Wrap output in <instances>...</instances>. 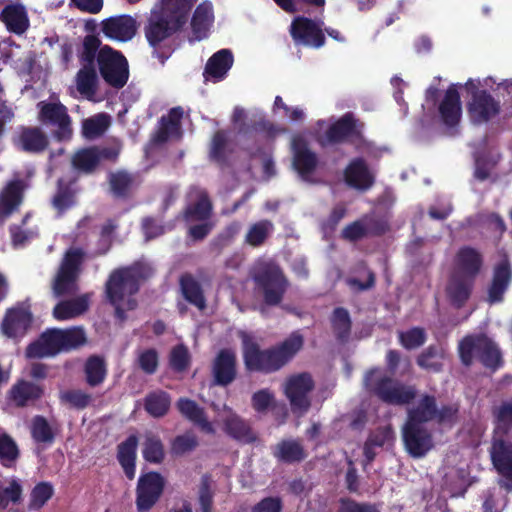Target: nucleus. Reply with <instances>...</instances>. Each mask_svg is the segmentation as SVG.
Returning a JSON list of instances; mask_svg holds the SVG:
<instances>
[{
  "mask_svg": "<svg viewBox=\"0 0 512 512\" xmlns=\"http://www.w3.org/2000/svg\"><path fill=\"white\" fill-rule=\"evenodd\" d=\"M456 412L454 407L437 410L434 398L424 396L418 406L409 411L408 421L403 428V440L408 453L413 457H422L432 447L431 437L422 429V423L433 419L440 423L451 422Z\"/></svg>",
  "mask_w": 512,
  "mask_h": 512,
  "instance_id": "obj_1",
  "label": "nucleus"
},
{
  "mask_svg": "<svg viewBox=\"0 0 512 512\" xmlns=\"http://www.w3.org/2000/svg\"><path fill=\"white\" fill-rule=\"evenodd\" d=\"M85 343L86 335L81 327L50 328L27 346L25 355L29 359L54 357L61 352L77 349Z\"/></svg>",
  "mask_w": 512,
  "mask_h": 512,
  "instance_id": "obj_2",
  "label": "nucleus"
},
{
  "mask_svg": "<svg viewBox=\"0 0 512 512\" xmlns=\"http://www.w3.org/2000/svg\"><path fill=\"white\" fill-rule=\"evenodd\" d=\"M480 255L471 248H463L457 254L454 272L447 286V296L456 305L462 304L470 294L472 278L479 271Z\"/></svg>",
  "mask_w": 512,
  "mask_h": 512,
  "instance_id": "obj_3",
  "label": "nucleus"
},
{
  "mask_svg": "<svg viewBox=\"0 0 512 512\" xmlns=\"http://www.w3.org/2000/svg\"><path fill=\"white\" fill-rule=\"evenodd\" d=\"M145 277L138 266L116 270L107 283V296L114 305L119 318L125 310L133 309L136 302L133 295L139 287V279Z\"/></svg>",
  "mask_w": 512,
  "mask_h": 512,
  "instance_id": "obj_4",
  "label": "nucleus"
},
{
  "mask_svg": "<svg viewBox=\"0 0 512 512\" xmlns=\"http://www.w3.org/2000/svg\"><path fill=\"white\" fill-rule=\"evenodd\" d=\"M285 132V128L269 121H263L252 130L241 133L238 137V143L253 156L255 164L259 163L261 165L264 177L266 178L274 174V166L268 154L262 152L258 147V142L260 140L270 141Z\"/></svg>",
  "mask_w": 512,
  "mask_h": 512,
  "instance_id": "obj_5",
  "label": "nucleus"
},
{
  "mask_svg": "<svg viewBox=\"0 0 512 512\" xmlns=\"http://www.w3.org/2000/svg\"><path fill=\"white\" fill-rule=\"evenodd\" d=\"M85 253L80 248H69L59 265L52 281L55 297L74 296L79 291L78 280L82 270Z\"/></svg>",
  "mask_w": 512,
  "mask_h": 512,
  "instance_id": "obj_6",
  "label": "nucleus"
},
{
  "mask_svg": "<svg viewBox=\"0 0 512 512\" xmlns=\"http://www.w3.org/2000/svg\"><path fill=\"white\" fill-rule=\"evenodd\" d=\"M253 278L266 303L280 302L287 283L277 265L272 262H258L253 269Z\"/></svg>",
  "mask_w": 512,
  "mask_h": 512,
  "instance_id": "obj_7",
  "label": "nucleus"
},
{
  "mask_svg": "<svg viewBox=\"0 0 512 512\" xmlns=\"http://www.w3.org/2000/svg\"><path fill=\"white\" fill-rule=\"evenodd\" d=\"M78 57L82 67L75 77L77 91L86 99L96 101V54L93 36L86 39L78 51Z\"/></svg>",
  "mask_w": 512,
  "mask_h": 512,
  "instance_id": "obj_8",
  "label": "nucleus"
},
{
  "mask_svg": "<svg viewBox=\"0 0 512 512\" xmlns=\"http://www.w3.org/2000/svg\"><path fill=\"white\" fill-rule=\"evenodd\" d=\"M365 385L381 399L392 404L407 403L415 395L413 388L395 383L380 369H374L367 373Z\"/></svg>",
  "mask_w": 512,
  "mask_h": 512,
  "instance_id": "obj_9",
  "label": "nucleus"
},
{
  "mask_svg": "<svg viewBox=\"0 0 512 512\" xmlns=\"http://www.w3.org/2000/svg\"><path fill=\"white\" fill-rule=\"evenodd\" d=\"M98 68L104 80L116 89L122 88L128 80V63L124 56L107 45L98 43Z\"/></svg>",
  "mask_w": 512,
  "mask_h": 512,
  "instance_id": "obj_10",
  "label": "nucleus"
},
{
  "mask_svg": "<svg viewBox=\"0 0 512 512\" xmlns=\"http://www.w3.org/2000/svg\"><path fill=\"white\" fill-rule=\"evenodd\" d=\"M283 393L289 400L291 410L297 416L304 415L310 408V393L314 389V381L308 373L293 374L282 384Z\"/></svg>",
  "mask_w": 512,
  "mask_h": 512,
  "instance_id": "obj_11",
  "label": "nucleus"
},
{
  "mask_svg": "<svg viewBox=\"0 0 512 512\" xmlns=\"http://www.w3.org/2000/svg\"><path fill=\"white\" fill-rule=\"evenodd\" d=\"M39 108V121L43 125L56 127L52 133L55 140L64 142L72 139V121L64 104L61 102H40Z\"/></svg>",
  "mask_w": 512,
  "mask_h": 512,
  "instance_id": "obj_12",
  "label": "nucleus"
},
{
  "mask_svg": "<svg viewBox=\"0 0 512 512\" xmlns=\"http://www.w3.org/2000/svg\"><path fill=\"white\" fill-rule=\"evenodd\" d=\"M459 353L464 364L469 365L474 355L488 368L496 369L501 363V355L497 346L487 337H467L459 345Z\"/></svg>",
  "mask_w": 512,
  "mask_h": 512,
  "instance_id": "obj_13",
  "label": "nucleus"
},
{
  "mask_svg": "<svg viewBox=\"0 0 512 512\" xmlns=\"http://www.w3.org/2000/svg\"><path fill=\"white\" fill-rule=\"evenodd\" d=\"M361 125H358L351 114H345L334 122L319 120L316 123L315 135L321 145L342 141L350 136H360Z\"/></svg>",
  "mask_w": 512,
  "mask_h": 512,
  "instance_id": "obj_14",
  "label": "nucleus"
},
{
  "mask_svg": "<svg viewBox=\"0 0 512 512\" xmlns=\"http://www.w3.org/2000/svg\"><path fill=\"white\" fill-rule=\"evenodd\" d=\"M480 86L477 80L469 79L465 88L473 93L472 100L468 105V113L472 122L484 123L496 116L499 112V103L485 91H476Z\"/></svg>",
  "mask_w": 512,
  "mask_h": 512,
  "instance_id": "obj_15",
  "label": "nucleus"
},
{
  "mask_svg": "<svg viewBox=\"0 0 512 512\" xmlns=\"http://www.w3.org/2000/svg\"><path fill=\"white\" fill-rule=\"evenodd\" d=\"M29 185L25 179L14 178L6 182L0 190V226L18 212L25 200Z\"/></svg>",
  "mask_w": 512,
  "mask_h": 512,
  "instance_id": "obj_16",
  "label": "nucleus"
},
{
  "mask_svg": "<svg viewBox=\"0 0 512 512\" xmlns=\"http://www.w3.org/2000/svg\"><path fill=\"white\" fill-rule=\"evenodd\" d=\"M290 34L296 45L320 48L325 42L322 23L312 21L306 17H296L292 21Z\"/></svg>",
  "mask_w": 512,
  "mask_h": 512,
  "instance_id": "obj_17",
  "label": "nucleus"
},
{
  "mask_svg": "<svg viewBox=\"0 0 512 512\" xmlns=\"http://www.w3.org/2000/svg\"><path fill=\"white\" fill-rule=\"evenodd\" d=\"M243 342L245 365L251 371L271 372L278 370L272 350H259L253 338L245 332H240Z\"/></svg>",
  "mask_w": 512,
  "mask_h": 512,
  "instance_id": "obj_18",
  "label": "nucleus"
},
{
  "mask_svg": "<svg viewBox=\"0 0 512 512\" xmlns=\"http://www.w3.org/2000/svg\"><path fill=\"white\" fill-rule=\"evenodd\" d=\"M211 211L210 202L205 193L200 192L197 202L190 205L185 213V218L188 223L199 221L200 224L192 225L189 229L190 236L196 240L204 238L211 229V224L208 218Z\"/></svg>",
  "mask_w": 512,
  "mask_h": 512,
  "instance_id": "obj_19",
  "label": "nucleus"
},
{
  "mask_svg": "<svg viewBox=\"0 0 512 512\" xmlns=\"http://www.w3.org/2000/svg\"><path fill=\"white\" fill-rule=\"evenodd\" d=\"M14 146L28 154H41L50 144L48 135L38 126H20L16 137L13 138Z\"/></svg>",
  "mask_w": 512,
  "mask_h": 512,
  "instance_id": "obj_20",
  "label": "nucleus"
},
{
  "mask_svg": "<svg viewBox=\"0 0 512 512\" xmlns=\"http://www.w3.org/2000/svg\"><path fill=\"white\" fill-rule=\"evenodd\" d=\"M182 24L172 15L165 13L163 9H154L146 27V37L151 45H157Z\"/></svg>",
  "mask_w": 512,
  "mask_h": 512,
  "instance_id": "obj_21",
  "label": "nucleus"
},
{
  "mask_svg": "<svg viewBox=\"0 0 512 512\" xmlns=\"http://www.w3.org/2000/svg\"><path fill=\"white\" fill-rule=\"evenodd\" d=\"M164 487L163 477L156 472L142 475L137 487V506L143 512L149 510L159 499Z\"/></svg>",
  "mask_w": 512,
  "mask_h": 512,
  "instance_id": "obj_22",
  "label": "nucleus"
},
{
  "mask_svg": "<svg viewBox=\"0 0 512 512\" xmlns=\"http://www.w3.org/2000/svg\"><path fill=\"white\" fill-rule=\"evenodd\" d=\"M32 320L33 316L28 308L22 306L10 308L6 311L1 323L2 333L8 338H22L31 327Z\"/></svg>",
  "mask_w": 512,
  "mask_h": 512,
  "instance_id": "obj_23",
  "label": "nucleus"
},
{
  "mask_svg": "<svg viewBox=\"0 0 512 512\" xmlns=\"http://www.w3.org/2000/svg\"><path fill=\"white\" fill-rule=\"evenodd\" d=\"M138 29L137 21L130 15H118L102 21L103 34L115 41L126 42L131 40Z\"/></svg>",
  "mask_w": 512,
  "mask_h": 512,
  "instance_id": "obj_24",
  "label": "nucleus"
},
{
  "mask_svg": "<svg viewBox=\"0 0 512 512\" xmlns=\"http://www.w3.org/2000/svg\"><path fill=\"white\" fill-rule=\"evenodd\" d=\"M214 410L217 413V422H223L225 431L232 437L243 441L252 442L256 439L255 434L251 431L248 425L243 422L229 407L225 404L218 406L212 403Z\"/></svg>",
  "mask_w": 512,
  "mask_h": 512,
  "instance_id": "obj_25",
  "label": "nucleus"
},
{
  "mask_svg": "<svg viewBox=\"0 0 512 512\" xmlns=\"http://www.w3.org/2000/svg\"><path fill=\"white\" fill-rule=\"evenodd\" d=\"M293 152V167L304 180L314 171L317 165L316 155L311 152L301 135L293 136L291 140Z\"/></svg>",
  "mask_w": 512,
  "mask_h": 512,
  "instance_id": "obj_26",
  "label": "nucleus"
},
{
  "mask_svg": "<svg viewBox=\"0 0 512 512\" xmlns=\"http://www.w3.org/2000/svg\"><path fill=\"white\" fill-rule=\"evenodd\" d=\"M491 457L498 472L506 479L503 481V485L507 490L512 491V446L502 440L495 439Z\"/></svg>",
  "mask_w": 512,
  "mask_h": 512,
  "instance_id": "obj_27",
  "label": "nucleus"
},
{
  "mask_svg": "<svg viewBox=\"0 0 512 512\" xmlns=\"http://www.w3.org/2000/svg\"><path fill=\"white\" fill-rule=\"evenodd\" d=\"M0 19L10 33L19 36L23 35L30 26L26 8L20 3L6 5L0 13Z\"/></svg>",
  "mask_w": 512,
  "mask_h": 512,
  "instance_id": "obj_28",
  "label": "nucleus"
},
{
  "mask_svg": "<svg viewBox=\"0 0 512 512\" xmlns=\"http://www.w3.org/2000/svg\"><path fill=\"white\" fill-rule=\"evenodd\" d=\"M233 61V54L228 49H222L213 54L204 69L205 80L213 83L223 80L231 69Z\"/></svg>",
  "mask_w": 512,
  "mask_h": 512,
  "instance_id": "obj_29",
  "label": "nucleus"
},
{
  "mask_svg": "<svg viewBox=\"0 0 512 512\" xmlns=\"http://www.w3.org/2000/svg\"><path fill=\"white\" fill-rule=\"evenodd\" d=\"M344 178L350 187L364 191L372 186L374 173L362 159H355L346 167Z\"/></svg>",
  "mask_w": 512,
  "mask_h": 512,
  "instance_id": "obj_30",
  "label": "nucleus"
},
{
  "mask_svg": "<svg viewBox=\"0 0 512 512\" xmlns=\"http://www.w3.org/2000/svg\"><path fill=\"white\" fill-rule=\"evenodd\" d=\"M471 479L467 465L446 466L443 470V486L452 496H461L470 486Z\"/></svg>",
  "mask_w": 512,
  "mask_h": 512,
  "instance_id": "obj_31",
  "label": "nucleus"
},
{
  "mask_svg": "<svg viewBox=\"0 0 512 512\" xmlns=\"http://www.w3.org/2000/svg\"><path fill=\"white\" fill-rule=\"evenodd\" d=\"M183 110L179 107L172 108L166 116L161 118L159 128L153 138L155 143L177 140L181 136V119Z\"/></svg>",
  "mask_w": 512,
  "mask_h": 512,
  "instance_id": "obj_32",
  "label": "nucleus"
},
{
  "mask_svg": "<svg viewBox=\"0 0 512 512\" xmlns=\"http://www.w3.org/2000/svg\"><path fill=\"white\" fill-rule=\"evenodd\" d=\"M439 113L443 123L448 127L456 126L462 116L460 95L457 85H452L439 105Z\"/></svg>",
  "mask_w": 512,
  "mask_h": 512,
  "instance_id": "obj_33",
  "label": "nucleus"
},
{
  "mask_svg": "<svg viewBox=\"0 0 512 512\" xmlns=\"http://www.w3.org/2000/svg\"><path fill=\"white\" fill-rule=\"evenodd\" d=\"M214 22V12L211 2L201 3L195 10L191 22L192 33L195 40H202L208 33Z\"/></svg>",
  "mask_w": 512,
  "mask_h": 512,
  "instance_id": "obj_34",
  "label": "nucleus"
},
{
  "mask_svg": "<svg viewBox=\"0 0 512 512\" xmlns=\"http://www.w3.org/2000/svg\"><path fill=\"white\" fill-rule=\"evenodd\" d=\"M235 362L236 358L233 351L228 349L220 351L213 365L215 381L218 384L226 385L233 381L236 375Z\"/></svg>",
  "mask_w": 512,
  "mask_h": 512,
  "instance_id": "obj_35",
  "label": "nucleus"
},
{
  "mask_svg": "<svg viewBox=\"0 0 512 512\" xmlns=\"http://www.w3.org/2000/svg\"><path fill=\"white\" fill-rule=\"evenodd\" d=\"M176 406L181 415L198 425L201 431L207 434L215 433L213 424L206 419L203 409L196 402L188 398H180Z\"/></svg>",
  "mask_w": 512,
  "mask_h": 512,
  "instance_id": "obj_36",
  "label": "nucleus"
},
{
  "mask_svg": "<svg viewBox=\"0 0 512 512\" xmlns=\"http://www.w3.org/2000/svg\"><path fill=\"white\" fill-rule=\"evenodd\" d=\"M16 406L24 407L29 401H36L44 395L43 386L25 380L15 383L9 391Z\"/></svg>",
  "mask_w": 512,
  "mask_h": 512,
  "instance_id": "obj_37",
  "label": "nucleus"
},
{
  "mask_svg": "<svg viewBox=\"0 0 512 512\" xmlns=\"http://www.w3.org/2000/svg\"><path fill=\"white\" fill-rule=\"evenodd\" d=\"M75 183L76 179L66 181L61 178L57 181L56 193L51 203L58 216H62L64 212L75 205L76 191L73 187Z\"/></svg>",
  "mask_w": 512,
  "mask_h": 512,
  "instance_id": "obj_38",
  "label": "nucleus"
},
{
  "mask_svg": "<svg viewBox=\"0 0 512 512\" xmlns=\"http://www.w3.org/2000/svg\"><path fill=\"white\" fill-rule=\"evenodd\" d=\"M510 280V264L506 258H503L495 268L493 282L489 288V301L491 303L499 302L502 299V295L507 289Z\"/></svg>",
  "mask_w": 512,
  "mask_h": 512,
  "instance_id": "obj_39",
  "label": "nucleus"
},
{
  "mask_svg": "<svg viewBox=\"0 0 512 512\" xmlns=\"http://www.w3.org/2000/svg\"><path fill=\"white\" fill-rule=\"evenodd\" d=\"M88 307L89 303L85 295L63 300L54 306L53 317L58 321L69 320L83 314Z\"/></svg>",
  "mask_w": 512,
  "mask_h": 512,
  "instance_id": "obj_40",
  "label": "nucleus"
},
{
  "mask_svg": "<svg viewBox=\"0 0 512 512\" xmlns=\"http://www.w3.org/2000/svg\"><path fill=\"white\" fill-rule=\"evenodd\" d=\"M71 167L78 175L92 174L96 170V146L76 150L71 157Z\"/></svg>",
  "mask_w": 512,
  "mask_h": 512,
  "instance_id": "obj_41",
  "label": "nucleus"
},
{
  "mask_svg": "<svg viewBox=\"0 0 512 512\" xmlns=\"http://www.w3.org/2000/svg\"><path fill=\"white\" fill-rule=\"evenodd\" d=\"M58 399L61 406L80 411L91 404L93 397L80 389H62L58 393Z\"/></svg>",
  "mask_w": 512,
  "mask_h": 512,
  "instance_id": "obj_42",
  "label": "nucleus"
},
{
  "mask_svg": "<svg viewBox=\"0 0 512 512\" xmlns=\"http://www.w3.org/2000/svg\"><path fill=\"white\" fill-rule=\"evenodd\" d=\"M137 438L130 436L125 442L119 445L118 460L129 479L135 477Z\"/></svg>",
  "mask_w": 512,
  "mask_h": 512,
  "instance_id": "obj_43",
  "label": "nucleus"
},
{
  "mask_svg": "<svg viewBox=\"0 0 512 512\" xmlns=\"http://www.w3.org/2000/svg\"><path fill=\"white\" fill-rule=\"evenodd\" d=\"M302 345V337L298 334H293L278 348L271 349L278 369L286 364L301 349Z\"/></svg>",
  "mask_w": 512,
  "mask_h": 512,
  "instance_id": "obj_44",
  "label": "nucleus"
},
{
  "mask_svg": "<svg viewBox=\"0 0 512 512\" xmlns=\"http://www.w3.org/2000/svg\"><path fill=\"white\" fill-rule=\"evenodd\" d=\"M20 457L15 440L8 434L0 435V464L5 468H14Z\"/></svg>",
  "mask_w": 512,
  "mask_h": 512,
  "instance_id": "obj_45",
  "label": "nucleus"
},
{
  "mask_svg": "<svg viewBox=\"0 0 512 512\" xmlns=\"http://www.w3.org/2000/svg\"><path fill=\"white\" fill-rule=\"evenodd\" d=\"M54 495V487L50 482L37 483L30 493L28 507L30 510L41 509Z\"/></svg>",
  "mask_w": 512,
  "mask_h": 512,
  "instance_id": "obj_46",
  "label": "nucleus"
},
{
  "mask_svg": "<svg viewBox=\"0 0 512 512\" xmlns=\"http://www.w3.org/2000/svg\"><path fill=\"white\" fill-rule=\"evenodd\" d=\"M170 403L171 399L167 393L154 392L147 396L145 408L151 416L162 417L167 413Z\"/></svg>",
  "mask_w": 512,
  "mask_h": 512,
  "instance_id": "obj_47",
  "label": "nucleus"
},
{
  "mask_svg": "<svg viewBox=\"0 0 512 512\" xmlns=\"http://www.w3.org/2000/svg\"><path fill=\"white\" fill-rule=\"evenodd\" d=\"M272 112L275 116L288 118L291 122H302L306 118L304 109L300 106H288L280 96H276Z\"/></svg>",
  "mask_w": 512,
  "mask_h": 512,
  "instance_id": "obj_48",
  "label": "nucleus"
},
{
  "mask_svg": "<svg viewBox=\"0 0 512 512\" xmlns=\"http://www.w3.org/2000/svg\"><path fill=\"white\" fill-rule=\"evenodd\" d=\"M31 436L37 443H52L55 435L44 416L37 415L32 419Z\"/></svg>",
  "mask_w": 512,
  "mask_h": 512,
  "instance_id": "obj_49",
  "label": "nucleus"
},
{
  "mask_svg": "<svg viewBox=\"0 0 512 512\" xmlns=\"http://www.w3.org/2000/svg\"><path fill=\"white\" fill-rule=\"evenodd\" d=\"M394 439L393 432L389 426L379 429L376 433L371 435L364 447V454L368 461L373 460L375 453L372 451L373 447H381L390 444Z\"/></svg>",
  "mask_w": 512,
  "mask_h": 512,
  "instance_id": "obj_50",
  "label": "nucleus"
},
{
  "mask_svg": "<svg viewBox=\"0 0 512 512\" xmlns=\"http://www.w3.org/2000/svg\"><path fill=\"white\" fill-rule=\"evenodd\" d=\"M142 452L145 460L152 463H160L164 458V449L160 439L151 433L145 435Z\"/></svg>",
  "mask_w": 512,
  "mask_h": 512,
  "instance_id": "obj_51",
  "label": "nucleus"
},
{
  "mask_svg": "<svg viewBox=\"0 0 512 512\" xmlns=\"http://www.w3.org/2000/svg\"><path fill=\"white\" fill-rule=\"evenodd\" d=\"M181 288L184 297L197 308L205 307V300L198 283L190 276H184L181 279Z\"/></svg>",
  "mask_w": 512,
  "mask_h": 512,
  "instance_id": "obj_52",
  "label": "nucleus"
},
{
  "mask_svg": "<svg viewBox=\"0 0 512 512\" xmlns=\"http://www.w3.org/2000/svg\"><path fill=\"white\" fill-rule=\"evenodd\" d=\"M196 0H162L161 9L165 13L172 15L182 23L185 22L186 16Z\"/></svg>",
  "mask_w": 512,
  "mask_h": 512,
  "instance_id": "obj_53",
  "label": "nucleus"
},
{
  "mask_svg": "<svg viewBox=\"0 0 512 512\" xmlns=\"http://www.w3.org/2000/svg\"><path fill=\"white\" fill-rule=\"evenodd\" d=\"M274 455L283 461H296L304 456L301 446L295 441L279 443L274 450Z\"/></svg>",
  "mask_w": 512,
  "mask_h": 512,
  "instance_id": "obj_54",
  "label": "nucleus"
},
{
  "mask_svg": "<svg viewBox=\"0 0 512 512\" xmlns=\"http://www.w3.org/2000/svg\"><path fill=\"white\" fill-rule=\"evenodd\" d=\"M272 231V224L268 221H260L253 224L247 234L246 241L252 246L260 245Z\"/></svg>",
  "mask_w": 512,
  "mask_h": 512,
  "instance_id": "obj_55",
  "label": "nucleus"
},
{
  "mask_svg": "<svg viewBox=\"0 0 512 512\" xmlns=\"http://www.w3.org/2000/svg\"><path fill=\"white\" fill-rule=\"evenodd\" d=\"M331 321L336 335L339 338L344 339L349 334L351 327L348 312L342 308L335 309Z\"/></svg>",
  "mask_w": 512,
  "mask_h": 512,
  "instance_id": "obj_56",
  "label": "nucleus"
},
{
  "mask_svg": "<svg viewBox=\"0 0 512 512\" xmlns=\"http://www.w3.org/2000/svg\"><path fill=\"white\" fill-rule=\"evenodd\" d=\"M109 183L112 192L115 195L121 196L129 191L133 184V179L126 172L118 171L110 174Z\"/></svg>",
  "mask_w": 512,
  "mask_h": 512,
  "instance_id": "obj_57",
  "label": "nucleus"
},
{
  "mask_svg": "<svg viewBox=\"0 0 512 512\" xmlns=\"http://www.w3.org/2000/svg\"><path fill=\"white\" fill-rule=\"evenodd\" d=\"M252 407L259 413H266L275 404V396L268 389H261L252 395Z\"/></svg>",
  "mask_w": 512,
  "mask_h": 512,
  "instance_id": "obj_58",
  "label": "nucleus"
},
{
  "mask_svg": "<svg viewBox=\"0 0 512 512\" xmlns=\"http://www.w3.org/2000/svg\"><path fill=\"white\" fill-rule=\"evenodd\" d=\"M401 344L407 349L421 346L425 341V333L420 328H413L399 334Z\"/></svg>",
  "mask_w": 512,
  "mask_h": 512,
  "instance_id": "obj_59",
  "label": "nucleus"
},
{
  "mask_svg": "<svg viewBox=\"0 0 512 512\" xmlns=\"http://www.w3.org/2000/svg\"><path fill=\"white\" fill-rule=\"evenodd\" d=\"M9 233L14 247L24 246L28 241L37 236L35 231L26 230L17 224L10 225Z\"/></svg>",
  "mask_w": 512,
  "mask_h": 512,
  "instance_id": "obj_60",
  "label": "nucleus"
},
{
  "mask_svg": "<svg viewBox=\"0 0 512 512\" xmlns=\"http://www.w3.org/2000/svg\"><path fill=\"white\" fill-rule=\"evenodd\" d=\"M196 445V437L193 434L187 433L174 439L171 450L174 454L181 455L193 450Z\"/></svg>",
  "mask_w": 512,
  "mask_h": 512,
  "instance_id": "obj_61",
  "label": "nucleus"
},
{
  "mask_svg": "<svg viewBox=\"0 0 512 512\" xmlns=\"http://www.w3.org/2000/svg\"><path fill=\"white\" fill-rule=\"evenodd\" d=\"M443 354L436 349H429L418 359V364L426 369L438 370L442 365Z\"/></svg>",
  "mask_w": 512,
  "mask_h": 512,
  "instance_id": "obj_62",
  "label": "nucleus"
},
{
  "mask_svg": "<svg viewBox=\"0 0 512 512\" xmlns=\"http://www.w3.org/2000/svg\"><path fill=\"white\" fill-rule=\"evenodd\" d=\"M497 430L508 433L512 431V403H505L498 412Z\"/></svg>",
  "mask_w": 512,
  "mask_h": 512,
  "instance_id": "obj_63",
  "label": "nucleus"
},
{
  "mask_svg": "<svg viewBox=\"0 0 512 512\" xmlns=\"http://www.w3.org/2000/svg\"><path fill=\"white\" fill-rule=\"evenodd\" d=\"M189 362L188 351L183 346L175 347L171 352V364L176 370H183Z\"/></svg>",
  "mask_w": 512,
  "mask_h": 512,
  "instance_id": "obj_64",
  "label": "nucleus"
}]
</instances>
